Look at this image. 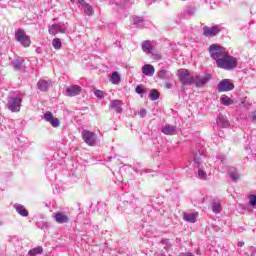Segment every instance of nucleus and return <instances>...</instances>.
<instances>
[{"label":"nucleus","mask_w":256,"mask_h":256,"mask_svg":"<svg viewBox=\"0 0 256 256\" xmlns=\"http://www.w3.org/2000/svg\"><path fill=\"white\" fill-rule=\"evenodd\" d=\"M11 65L15 71H23L25 69V60L23 58L16 59L11 62Z\"/></svg>","instance_id":"nucleus-16"},{"label":"nucleus","mask_w":256,"mask_h":256,"mask_svg":"<svg viewBox=\"0 0 256 256\" xmlns=\"http://www.w3.org/2000/svg\"><path fill=\"white\" fill-rule=\"evenodd\" d=\"M165 87H166V89H171V87H173V85L170 84V82H166Z\"/></svg>","instance_id":"nucleus-42"},{"label":"nucleus","mask_w":256,"mask_h":256,"mask_svg":"<svg viewBox=\"0 0 256 256\" xmlns=\"http://www.w3.org/2000/svg\"><path fill=\"white\" fill-rule=\"evenodd\" d=\"M198 176L200 179H207V173L204 170H198Z\"/></svg>","instance_id":"nucleus-36"},{"label":"nucleus","mask_w":256,"mask_h":256,"mask_svg":"<svg viewBox=\"0 0 256 256\" xmlns=\"http://www.w3.org/2000/svg\"><path fill=\"white\" fill-rule=\"evenodd\" d=\"M52 47H54V49H56V51H59V49H61V47H63V44L61 43V39L54 38L52 40Z\"/></svg>","instance_id":"nucleus-27"},{"label":"nucleus","mask_w":256,"mask_h":256,"mask_svg":"<svg viewBox=\"0 0 256 256\" xmlns=\"http://www.w3.org/2000/svg\"><path fill=\"white\" fill-rule=\"evenodd\" d=\"M37 87L39 91H49V88L51 87V80L40 79L37 83Z\"/></svg>","instance_id":"nucleus-13"},{"label":"nucleus","mask_w":256,"mask_h":256,"mask_svg":"<svg viewBox=\"0 0 256 256\" xmlns=\"http://www.w3.org/2000/svg\"><path fill=\"white\" fill-rule=\"evenodd\" d=\"M142 73L146 75V77H153V75H155V67L151 64H145L142 67Z\"/></svg>","instance_id":"nucleus-17"},{"label":"nucleus","mask_w":256,"mask_h":256,"mask_svg":"<svg viewBox=\"0 0 256 256\" xmlns=\"http://www.w3.org/2000/svg\"><path fill=\"white\" fill-rule=\"evenodd\" d=\"M24 97L25 93H18L8 98L7 107L11 113H19L21 111V103H23Z\"/></svg>","instance_id":"nucleus-2"},{"label":"nucleus","mask_w":256,"mask_h":256,"mask_svg":"<svg viewBox=\"0 0 256 256\" xmlns=\"http://www.w3.org/2000/svg\"><path fill=\"white\" fill-rule=\"evenodd\" d=\"M230 177H231L232 181H237L239 179V174H237L236 172H232L230 174Z\"/></svg>","instance_id":"nucleus-39"},{"label":"nucleus","mask_w":256,"mask_h":256,"mask_svg":"<svg viewBox=\"0 0 256 256\" xmlns=\"http://www.w3.org/2000/svg\"><path fill=\"white\" fill-rule=\"evenodd\" d=\"M54 118L55 117H53V113H51V112H46L44 114V119H45V121H48V123H50L51 120L54 119Z\"/></svg>","instance_id":"nucleus-34"},{"label":"nucleus","mask_w":256,"mask_h":256,"mask_svg":"<svg viewBox=\"0 0 256 256\" xmlns=\"http://www.w3.org/2000/svg\"><path fill=\"white\" fill-rule=\"evenodd\" d=\"M50 124L52 125V127L57 128V127H59L60 122H59V120H58L57 118H52V119L50 120Z\"/></svg>","instance_id":"nucleus-35"},{"label":"nucleus","mask_w":256,"mask_h":256,"mask_svg":"<svg viewBox=\"0 0 256 256\" xmlns=\"http://www.w3.org/2000/svg\"><path fill=\"white\" fill-rule=\"evenodd\" d=\"M208 52L210 53L211 59L216 61V64L221 61V59L228 54L227 49L219 44H212L208 48Z\"/></svg>","instance_id":"nucleus-3"},{"label":"nucleus","mask_w":256,"mask_h":256,"mask_svg":"<svg viewBox=\"0 0 256 256\" xmlns=\"http://www.w3.org/2000/svg\"><path fill=\"white\" fill-rule=\"evenodd\" d=\"M161 243H162V245H165V246H164V250H165V251H169V249H171V247H172L169 238H164V239H162V240H161Z\"/></svg>","instance_id":"nucleus-28"},{"label":"nucleus","mask_w":256,"mask_h":256,"mask_svg":"<svg viewBox=\"0 0 256 256\" xmlns=\"http://www.w3.org/2000/svg\"><path fill=\"white\" fill-rule=\"evenodd\" d=\"M233 89H235V84H233L229 79H223L218 84L219 93H227V91H233Z\"/></svg>","instance_id":"nucleus-8"},{"label":"nucleus","mask_w":256,"mask_h":256,"mask_svg":"<svg viewBox=\"0 0 256 256\" xmlns=\"http://www.w3.org/2000/svg\"><path fill=\"white\" fill-rule=\"evenodd\" d=\"M179 256H194L193 253H180Z\"/></svg>","instance_id":"nucleus-43"},{"label":"nucleus","mask_w":256,"mask_h":256,"mask_svg":"<svg viewBox=\"0 0 256 256\" xmlns=\"http://www.w3.org/2000/svg\"><path fill=\"white\" fill-rule=\"evenodd\" d=\"M217 157H218V159L220 160L221 163L225 162V157L223 155H218Z\"/></svg>","instance_id":"nucleus-41"},{"label":"nucleus","mask_w":256,"mask_h":256,"mask_svg":"<svg viewBox=\"0 0 256 256\" xmlns=\"http://www.w3.org/2000/svg\"><path fill=\"white\" fill-rule=\"evenodd\" d=\"M123 101L121 100H112L110 104V109H114L116 113H123Z\"/></svg>","instance_id":"nucleus-14"},{"label":"nucleus","mask_w":256,"mask_h":256,"mask_svg":"<svg viewBox=\"0 0 256 256\" xmlns=\"http://www.w3.org/2000/svg\"><path fill=\"white\" fill-rule=\"evenodd\" d=\"M93 93L97 99H103L105 97V93L102 90H94Z\"/></svg>","instance_id":"nucleus-32"},{"label":"nucleus","mask_w":256,"mask_h":256,"mask_svg":"<svg viewBox=\"0 0 256 256\" xmlns=\"http://www.w3.org/2000/svg\"><path fill=\"white\" fill-rule=\"evenodd\" d=\"M41 253H43V247L38 246L29 250L28 255L35 256V255H41Z\"/></svg>","instance_id":"nucleus-26"},{"label":"nucleus","mask_w":256,"mask_h":256,"mask_svg":"<svg viewBox=\"0 0 256 256\" xmlns=\"http://www.w3.org/2000/svg\"><path fill=\"white\" fill-rule=\"evenodd\" d=\"M161 132L164 135H177V126L168 124V125L162 127Z\"/></svg>","instance_id":"nucleus-19"},{"label":"nucleus","mask_w":256,"mask_h":256,"mask_svg":"<svg viewBox=\"0 0 256 256\" xmlns=\"http://www.w3.org/2000/svg\"><path fill=\"white\" fill-rule=\"evenodd\" d=\"M132 20H133L134 25L138 29H143V27H145V20H143V17L133 16Z\"/></svg>","instance_id":"nucleus-22"},{"label":"nucleus","mask_w":256,"mask_h":256,"mask_svg":"<svg viewBox=\"0 0 256 256\" xmlns=\"http://www.w3.org/2000/svg\"><path fill=\"white\" fill-rule=\"evenodd\" d=\"M135 91H136V93H138V95H143V93H145V90L141 86H137L135 88Z\"/></svg>","instance_id":"nucleus-37"},{"label":"nucleus","mask_w":256,"mask_h":256,"mask_svg":"<svg viewBox=\"0 0 256 256\" xmlns=\"http://www.w3.org/2000/svg\"><path fill=\"white\" fill-rule=\"evenodd\" d=\"M220 101L222 105H226V106L233 105V100H231V98H229L228 96L221 97Z\"/></svg>","instance_id":"nucleus-30"},{"label":"nucleus","mask_w":256,"mask_h":256,"mask_svg":"<svg viewBox=\"0 0 256 256\" xmlns=\"http://www.w3.org/2000/svg\"><path fill=\"white\" fill-rule=\"evenodd\" d=\"M178 78L182 85H193L194 76L189 73V70H178Z\"/></svg>","instance_id":"nucleus-5"},{"label":"nucleus","mask_w":256,"mask_h":256,"mask_svg":"<svg viewBox=\"0 0 256 256\" xmlns=\"http://www.w3.org/2000/svg\"><path fill=\"white\" fill-rule=\"evenodd\" d=\"M78 4L81 5V7H86L89 3L85 2V0H78Z\"/></svg>","instance_id":"nucleus-40"},{"label":"nucleus","mask_w":256,"mask_h":256,"mask_svg":"<svg viewBox=\"0 0 256 256\" xmlns=\"http://www.w3.org/2000/svg\"><path fill=\"white\" fill-rule=\"evenodd\" d=\"M251 251H252V253H251V256H256V250H255V248H251Z\"/></svg>","instance_id":"nucleus-44"},{"label":"nucleus","mask_w":256,"mask_h":256,"mask_svg":"<svg viewBox=\"0 0 256 256\" xmlns=\"http://www.w3.org/2000/svg\"><path fill=\"white\" fill-rule=\"evenodd\" d=\"M248 199H249V205H251V207H255L256 205V195H249L248 196Z\"/></svg>","instance_id":"nucleus-33"},{"label":"nucleus","mask_w":256,"mask_h":256,"mask_svg":"<svg viewBox=\"0 0 256 256\" xmlns=\"http://www.w3.org/2000/svg\"><path fill=\"white\" fill-rule=\"evenodd\" d=\"M110 82L113 85H119L121 83V76L119 75L118 72H113L111 77H110Z\"/></svg>","instance_id":"nucleus-24"},{"label":"nucleus","mask_w":256,"mask_h":256,"mask_svg":"<svg viewBox=\"0 0 256 256\" xmlns=\"http://www.w3.org/2000/svg\"><path fill=\"white\" fill-rule=\"evenodd\" d=\"M142 51L147 53V55H151V53H153V45H151V41L146 40L142 43Z\"/></svg>","instance_id":"nucleus-21"},{"label":"nucleus","mask_w":256,"mask_h":256,"mask_svg":"<svg viewBox=\"0 0 256 256\" xmlns=\"http://www.w3.org/2000/svg\"><path fill=\"white\" fill-rule=\"evenodd\" d=\"M245 245V242H239V247H243Z\"/></svg>","instance_id":"nucleus-46"},{"label":"nucleus","mask_w":256,"mask_h":256,"mask_svg":"<svg viewBox=\"0 0 256 256\" xmlns=\"http://www.w3.org/2000/svg\"><path fill=\"white\" fill-rule=\"evenodd\" d=\"M71 1V3H75V0H70Z\"/></svg>","instance_id":"nucleus-47"},{"label":"nucleus","mask_w":256,"mask_h":256,"mask_svg":"<svg viewBox=\"0 0 256 256\" xmlns=\"http://www.w3.org/2000/svg\"><path fill=\"white\" fill-rule=\"evenodd\" d=\"M220 31H222L221 26L215 25L212 27L204 26L203 27V35L204 37H215V35H219Z\"/></svg>","instance_id":"nucleus-10"},{"label":"nucleus","mask_w":256,"mask_h":256,"mask_svg":"<svg viewBox=\"0 0 256 256\" xmlns=\"http://www.w3.org/2000/svg\"><path fill=\"white\" fill-rule=\"evenodd\" d=\"M14 209H16V212L18 215H21V217H29V211H27V208L21 204H14Z\"/></svg>","instance_id":"nucleus-20"},{"label":"nucleus","mask_w":256,"mask_h":256,"mask_svg":"<svg viewBox=\"0 0 256 256\" xmlns=\"http://www.w3.org/2000/svg\"><path fill=\"white\" fill-rule=\"evenodd\" d=\"M216 123L218 125V127H220L221 129H227V127H229L231 124L229 123V120H227V118L223 115H218Z\"/></svg>","instance_id":"nucleus-15"},{"label":"nucleus","mask_w":256,"mask_h":256,"mask_svg":"<svg viewBox=\"0 0 256 256\" xmlns=\"http://www.w3.org/2000/svg\"><path fill=\"white\" fill-rule=\"evenodd\" d=\"M149 97L151 99V101H157V99H159V91L153 89L150 91Z\"/></svg>","instance_id":"nucleus-29"},{"label":"nucleus","mask_w":256,"mask_h":256,"mask_svg":"<svg viewBox=\"0 0 256 256\" xmlns=\"http://www.w3.org/2000/svg\"><path fill=\"white\" fill-rule=\"evenodd\" d=\"M157 77L158 79L162 80H171L173 79L174 75L173 73L169 72V70L161 69L160 71L157 72Z\"/></svg>","instance_id":"nucleus-18"},{"label":"nucleus","mask_w":256,"mask_h":256,"mask_svg":"<svg viewBox=\"0 0 256 256\" xmlns=\"http://www.w3.org/2000/svg\"><path fill=\"white\" fill-rule=\"evenodd\" d=\"M48 32L50 35H57L58 33H66L67 25H65V23L63 22L52 24L51 26H49Z\"/></svg>","instance_id":"nucleus-9"},{"label":"nucleus","mask_w":256,"mask_h":256,"mask_svg":"<svg viewBox=\"0 0 256 256\" xmlns=\"http://www.w3.org/2000/svg\"><path fill=\"white\" fill-rule=\"evenodd\" d=\"M211 81V74L199 73L194 76L193 83L196 87H205Z\"/></svg>","instance_id":"nucleus-6"},{"label":"nucleus","mask_w":256,"mask_h":256,"mask_svg":"<svg viewBox=\"0 0 256 256\" xmlns=\"http://www.w3.org/2000/svg\"><path fill=\"white\" fill-rule=\"evenodd\" d=\"M81 86L79 85H72L66 88V95L67 97H76L81 93Z\"/></svg>","instance_id":"nucleus-11"},{"label":"nucleus","mask_w":256,"mask_h":256,"mask_svg":"<svg viewBox=\"0 0 256 256\" xmlns=\"http://www.w3.org/2000/svg\"><path fill=\"white\" fill-rule=\"evenodd\" d=\"M15 39L18 43H21L23 47H29L31 45V38L25 33V30L18 28L15 32Z\"/></svg>","instance_id":"nucleus-4"},{"label":"nucleus","mask_w":256,"mask_h":256,"mask_svg":"<svg viewBox=\"0 0 256 256\" xmlns=\"http://www.w3.org/2000/svg\"><path fill=\"white\" fill-rule=\"evenodd\" d=\"M184 221L187 223H195L197 221V214L195 213H184L183 214Z\"/></svg>","instance_id":"nucleus-23"},{"label":"nucleus","mask_w":256,"mask_h":256,"mask_svg":"<svg viewBox=\"0 0 256 256\" xmlns=\"http://www.w3.org/2000/svg\"><path fill=\"white\" fill-rule=\"evenodd\" d=\"M54 219L56 223L63 225L65 223H69V216L63 212H57L54 214Z\"/></svg>","instance_id":"nucleus-12"},{"label":"nucleus","mask_w":256,"mask_h":256,"mask_svg":"<svg viewBox=\"0 0 256 256\" xmlns=\"http://www.w3.org/2000/svg\"><path fill=\"white\" fill-rule=\"evenodd\" d=\"M139 115L142 119L145 118L147 116V110L145 108L140 109Z\"/></svg>","instance_id":"nucleus-38"},{"label":"nucleus","mask_w":256,"mask_h":256,"mask_svg":"<svg viewBox=\"0 0 256 256\" xmlns=\"http://www.w3.org/2000/svg\"><path fill=\"white\" fill-rule=\"evenodd\" d=\"M83 9H84V15H87V17H91L95 15V10L93 9V6H91L90 4L84 6Z\"/></svg>","instance_id":"nucleus-25"},{"label":"nucleus","mask_w":256,"mask_h":256,"mask_svg":"<svg viewBox=\"0 0 256 256\" xmlns=\"http://www.w3.org/2000/svg\"><path fill=\"white\" fill-rule=\"evenodd\" d=\"M216 65L219 69H224V71H233V69H237L239 61L228 53L222 59L218 60Z\"/></svg>","instance_id":"nucleus-1"},{"label":"nucleus","mask_w":256,"mask_h":256,"mask_svg":"<svg viewBox=\"0 0 256 256\" xmlns=\"http://www.w3.org/2000/svg\"><path fill=\"white\" fill-rule=\"evenodd\" d=\"M212 211H213V213H221V211H222L221 204L213 202L212 203Z\"/></svg>","instance_id":"nucleus-31"},{"label":"nucleus","mask_w":256,"mask_h":256,"mask_svg":"<svg viewBox=\"0 0 256 256\" xmlns=\"http://www.w3.org/2000/svg\"><path fill=\"white\" fill-rule=\"evenodd\" d=\"M81 135L86 145H89V147H95V144L97 143V135L94 132L83 130Z\"/></svg>","instance_id":"nucleus-7"},{"label":"nucleus","mask_w":256,"mask_h":256,"mask_svg":"<svg viewBox=\"0 0 256 256\" xmlns=\"http://www.w3.org/2000/svg\"><path fill=\"white\" fill-rule=\"evenodd\" d=\"M123 3H127V0H123L122 2H117V5H123Z\"/></svg>","instance_id":"nucleus-45"}]
</instances>
